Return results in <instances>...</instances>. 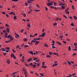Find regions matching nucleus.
Listing matches in <instances>:
<instances>
[{
  "label": "nucleus",
  "instance_id": "1",
  "mask_svg": "<svg viewBox=\"0 0 77 77\" xmlns=\"http://www.w3.org/2000/svg\"><path fill=\"white\" fill-rule=\"evenodd\" d=\"M32 42H33L35 43V44L36 45H38V44H39V42L36 41H35V40H32Z\"/></svg>",
  "mask_w": 77,
  "mask_h": 77
},
{
  "label": "nucleus",
  "instance_id": "2",
  "mask_svg": "<svg viewBox=\"0 0 77 77\" xmlns=\"http://www.w3.org/2000/svg\"><path fill=\"white\" fill-rule=\"evenodd\" d=\"M40 39H42L41 38H34L33 40H34V41H38L39 40H40Z\"/></svg>",
  "mask_w": 77,
  "mask_h": 77
},
{
  "label": "nucleus",
  "instance_id": "3",
  "mask_svg": "<svg viewBox=\"0 0 77 77\" xmlns=\"http://www.w3.org/2000/svg\"><path fill=\"white\" fill-rule=\"evenodd\" d=\"M53 5V3H52V2L47 3V5L48 6H50L51 5Z\"/></svg>",
  "mask_w": 77,
  "mask_h": 77
},
{
  "label": "nucleus",
  "instance_id": "4",
  "mask_svg": "<svg viewBox=\"0 0 77 77\" xmlns=\"http://www.w3.org/2000/svg\"><path fill=\"white\" fill-rule=\"evenodd\" d=\"M7 63H8V65H9L10 64V60L9 59H8L7 60Z\"/></svg>",
  "mask_w": 77,
  "mask_h": 77
},
{
  "label": "nucleus",
  "instance_id": "5",
  "mask_svg": "<svg viewBox=\"0 0 77 77\" xmlns=\"http://www.w3.org/2000/svg\"><path fill=\"white\" fill-rule=\"evenodd\" d=\"M5 38H8V32L5 33Z\"/></svg>",
  "mask_w": 77,
  "mask_h": 77
},
{
  "label": "nucleus",
  "instance_id": "6",
  "mask_svg": "<svg viewBox=\"0 0 77 77\" xmlns=\"http://www.w3.org/2000/svg\"><path fill=\"white\" fill-rule=\"evenodd\" d=\"M46 57H47V58H50V57H51V56L49 55H47L46 56Z\"/></svg>",
  "mask_w": 77,
  "mask_h": 77
},
{
  "label": "nucleus",
  "instance_id": "7",
  "mask_svg": "<svg viewBox=\"0 0 77 77\" xmlns=\"http://www.w3.org/2000/svg\"><path fill=\"white\" fill-rule=\"evenodd\" d=\"M27 2L28 3L30 4V3H31L32 2L30 0H27Z\"/></svg>",
  "mask_w": 77,
  "mask_h": 77
},
{
  "label": "nucleus",
  "instance_id": "8",
  "mask_svg": "<svg viewBox=\"0 0 77 77\" xmlns=\"http://www.w3.org/2000/svg\"><path fill=\"white\" fill-rule=\"evenodd\" d=\"M57 44H58L59 45H62V44H61V43H60V42H57Z\"/></svg>",
  "mask_w": 77,
  "mask_h": 77
},
{
  "label": "nucleus",
  "instance_id": "9",
  "mask_svg": "<svg viewBox=\"0 0 77 77\" xmlns=\"http://www.w3.org/2000/svg\"><path fill=\"white\" fill-rule=\"evenodd\" d=\"M46 33L45 32H44L42 33V36H43V37H44L45 36V35Z\"/></svg>",
  "mask_w": 77,
  "mask_h": 77
},
{
  "label": "nucleus",
  "instance_id": "10",
  "mask_svg": "<svg viewBox=\"0 0 77 77\" xmlns=\"http://www.w3.org/2000/svg\"><path fill=\"white\" fill-rule=\"evenodd\" d=\"M9 30H10V29L9 28H7V32L8 33H9Z\"/></svg>",
  "mask_w": 77,
  "mask_h": 77
},
{
  "label": "nucleus",
  "instance_id": "11",
  "mask_svg": "<svg viewBox=\"0 0 77 77\" xmlns=\"http://www.w3.org/2000/svg\"><path fill=\"white\" fill-rule=\"evenodd\" d=\"M23 41H24V42H26L27 41V39L26 38H25L23 39Z\"/></svg>",
  "mask_w": 77,
  "mask_h": 77
},
{
  "label": "nucleus",
  "instance_id": "12",
  "mask_svg": "<svg viewBox=\"0 0 77 77\" xmlns=\"http://www.w3.org/2000/svg\"><path fill=\"white\" fill-rule=\"evenodd\" d=\"M53 54L54 55H57L58 56H59V55H58V54L57 53H54Z\"/></svg>",
  "mask_w": 77,
  "mask_h": 77
},
{
  "label": "nucleus",
  "instance_id": "13",
  "mask_svg": "<svg viewBox=\"0 0 77 77\" xmlns=\"http://www.w3.org/2000/svg\"><path fill=\"white\" fill-rule=\"evenodd\" d=\"M7 37L8 38H12V35H8Z\"/></svg>",
  "mask_w": 77,
  "mask_h": 77
},
{
  "label": "nucleus",
  "instance_id": "14",
  "mask_svg": "<svg viewBox=\"0 0 77 77\" xmlns=\"http://www.w3.org/2000/svg\"><path fill=\"white\" fill-rule=\"evenodd\" d=\"M32 60V58H29L28 60L27 61L28 62H30V61H31V60Z\"/></svg>",
  "mask_w": 77,
  "mask_h": 77
},
{
  "label": "nucleus",
  "instance_id": "15",
  "mask_svg": "<svg viewBox=\"0 0 77 77\" xmlns=\"http://www.w3.org/2000/svg\"><path fill=\"white\" fill-rule=\"evenodd\" d=\"M61 8V9H65V7L64 6H60Z\"/></svg>",
  "mask_w": 77,
  "mask_h": 77
},
{
  "label": "nucleus",
  "instance_id": "16",
  "mask_svg": "<svg viewBox=\"0 0 77 77\" xmlns=\"http://www.w3.org/2000/svg\"><path fill=\"white\" fill-rule=\"evenodd\" d=\"M14 56V53H12L11 54V57H13Z\"/></svg>",
  "mask_w": 77,
  "mask_h": 77
},
{
  "label": "nucleus",
  "instance_id": "17",
  "mask_svg": "<svg viewBox=\"0 0 77 77\" xmlns=\"http://www.w3.org/2000/svg\"><path fill=\"white\" fill-rule=\"evenodd\" d=\"M22 69L23 71H26V69H25V68L24 67H23Z\"/></svg>",
  "mask_w": 77,
  "mask_h": 77
},
{
  "label": "nucleus",
  "instance_id": "18",
  "mask_svg": "<svg viewBox=\"0 0 77 77\" xmlns=\"http://www.w3.org/2000/svg\"><path fill=\"white\" fill-rule=\"evenodd\" d=\"M17 72H13L11 74V75H14V74H16V73H17Z\"/></svg>",
  "mask_w": 77,
  "mask_h": 77
},
{
  "label": "nucleus",
  "instance_id": "19",
  "mask_svg": "<svg viewBox=\"0 0 77 77\" xmlns=\"http://www.w3.org/2000/svg\"><path fill=\"white\" fill-rule=\"evenodd\" d=\"M73 17H74V19H75V20H77V17L75 16H74Z\"/></svg>",
  "mask_w": 77,
  "mask_h": 77
},
{
  "label": "nucleus",
  "instance_id": "20",
  "mask_svg": "<svg viewBox=\"0 0 77 77\" xmlns=\"http://www.w3.org/2000/svg\"><path fill=\"white\" fill-rule=\"evenodd\" d=\"M68 49L69 50V51H70L71 50V46H69Z\"/></svg>",
  "mask_w": 77,
  "mask_h": 77
},
{
  "label": "nucleus",
  "instance_id": "21",
  "mask_svg": "<svg viewBox=\"0 0 77 77\" xmlns=\"http://www.w3.org/2000/svg\"><path fill=\"white\" fill-rule=\"evenodd\" d=\"M14 20H16V19H17V16L15 15V16L14 17Z\"/></svg>",
  "mask_w": 77,
  "mask_h": 77
},
{
  "label": "nucleus",
  "instance_id": "22",
  "mask_svg": "<svg viewBox=\"0 0 77 77\" xmlns=\"http://www.w3.org/2000/svg\"><path fill=\"white\" fill-rule=\"evenodd\" d=\"M2 50L3 51H6V49L4 48H2Z\"/></svg>",
  "mask_w": 77,
  "mask_h": 77
},
{
  "label": "nucleus",
  "instance_id": "23",
  "mask_svg": "<svg viewBox=\"0 0 77 77\" xmlns=\"http://www.w3.org/2000/svg\"><path fill=\"white\" fill-rule=\"evenodd\" d=\"M53 53V52H49V54L50 55V56H51V55H52Z\"/></svg>",
  "mask_w": 77,
  "mask_h": 77
},
{
  "label": "nucleus",
  "instance_id": "24",
  "mask_svg": "<svg viewBox=\"0 0 77 77\" xmlns=\"http://www.w3.org/2000/svg\"><path fill=\"white\" fill-rule=\"evenodd\" d=\"M10 40L11 41H12L13 40H14V38L12 37H11L10 38Z\"/></svg>",
  "mask_w": 77,
  "mask_h": 77
},
{
  "label": "nucleus",
  "instance_id": "25",
  "mask_svg": "<svg viewBox=\"0 0 77 77\" xmlns=\"http://www.w3.org/2000/svg\"><path fill=\"white\" fill-rule=\"evenodd\" d=\"M29 46L28 45H24V48H26V47H29Z\"/></svg>",
  "mask_w": 77,
  "mask_h": 77
},
{
  "label": "nucleus",
  "instance_id": "26",
  "mask_svg": "<svg viewBox=\"0 0 77 77\" xmlns=\"http://www.w3.org/2000/svg\"><path fill=\"white\" fill-rule=\"evenodd\" d=\"M29 53H30V54H31L32 55H33V51H30Z\"/></svg>",
  "mask_w": 77,
  "mask_h": 77
},
{
  "label": "nucleus",
  "instance_id": "27",
  "mask_svg": "<svg viewBox=\"0 0 77 77\" xmlns=\"http://www.w3.org/2000/svg\"><path fill=\"white\" fill-rule=\"evenodd\" d=\"M42 68H46L47 66H42Z\"/></svg>",
  "mask_w": 77,
  "mask_h": 77
},
{
  "label": "nucleus",
  "instance_id": "28",
  "mask_svg": "<svg viewBox=\"0 0 77 77\" xmlns=\"http://www.w3.org/2000/svg\"><path fill=\"white\" fill-rule=\"evenodd\" d=\"M24 74L25 75H27L26 74H27V70L25 71L24 72Z\"/></svg>",
  "mask_w": 77,
  "mask_h": 77
},
{
  "label": "nucleus",
  "instance_id": "29",
  "mask_svg": "<svg viewBox=\"0 0 77 77\" xmlns=\"http://www.w3.org/2000/svg\"><path fill=\"white\" fill-rule=\"evenodd\" d=\"M40 11V10H35L34 11L35 12H39V11Z\"/></svg>",
  "mask_w": 77,
  "mask_h": 77
},
{
  "label": "nucleus",
  "instance_id": "30",
  "mask_svg": "<svg viewBox=\"0 0 77 77\" xmlns=\"http://www.w3.org/2000/svg\"><path fill=\"white\" fill-rule=\"evenodd\" d=\"M27 26L28 27H29V28H30V24L29 23L27 25Z\"/></svg>",
  "mask_w": 77,
  "mask_h": 77
},
{
  "label": "nucleus",
  "instance_id": "31",
  "mask_svg": "<svg viewBox=\"0 0 77 77\" xmlns=\"http://www.w3.org/2000/svg\"><path fill=\"white\" fill-rule=\"evenodd\" d=\"M5 27H9V25H8V24H5Z\"/></svg>",
  "mask_w": 77,
  "mask_h": 77
},
{
  "label": "nucleus",
  "instance_id": "32",
  "mask_svg": "<svg viewBox=\"0 0 77 77\" xmlns=\"http://www.w3.org/2000/svg\"><path fill=\"white\" fill-rule=\"evenodd\" d=\"M21 61L22 62H24V59H21Z\"/></svg>",
  "mask_w": 77,
  "mask_h": 77
},
{
  "label": "nucleus",
  "instance_id": "33",
  "mask_svg": "<svg viewBox=\"0 0 77 77\" xmlns=\"http://www.w3.org/2000/svg\"><path fill=\"white\" fill-rule=\"evenodd\" d=\"M68 63L69 64V65H71V62L70 61H68Z\"/></svg>",
  "mask_w": 77,
  "mask_h": 77
},
{
  "label": "nucleus",
  "instance_id": "34",
  "mask_svg": "<svg viewBox=\"0 0 77 77\" xmlns=\"http://www.w3.org/2000/svg\"><path fill=\"white\" fill-rule=\"evenodd\" d=\"M5 48L8 50H10V48H9V47L6 48Z\"/></svg>",
  "mask_w": 77,
  "mask_h": 77
},
{
  "label": "nucleus",
  "instance_id": "35",
  "mask_svg": "<svg viewBox=\"0 0 77 77\" xmlns=\"http://www.w3.org/2000/svg\"><path fill=\"white\" fill-rule=\"evenodd\" d=\"M12 2H18V0H12Z\"/></svg>",
  "mask_w": 77,
  "mask_h": 77
},
{
  "label": "nucleus",
  "instance_id": "36",
  "mask_svg": "<svg viewBox=\"0 0 77 77\" xmlns=\"http://www.w3.org/2000/svg\"><path fill=\"white\" fill-rule=\"evenodd\" d=\"M45 65V62H43L42 63V66H44Z\"/></svg>",
  "mask_w": 77,
  "mask_h": 77
},
{
  "label": "nucleus",
  "instance_id": "37",
  "mask_svg": "<svg viewBox=\"0 0 77 77\" xmlns=\"http://www.w3.org/2000/svg\"><path fill=\"white\" fill-rule=\"evenodd\" d=\"M44 47H48V45L47 44H45L44 45Z\"/></svg>",
  "mask_w": 77,
  "mask_h": 77
},
{
  "label": "nucleus",
  "instance_id": "38",
  "mask_svg": "<svg viewBox=\"0 0 77 77\" xmlns=\"http://www.w3.org/2000/svg\"><path fill=\"white\" fill-rule=\"evenodd\" d=\"M24 30L23 29H22V30H21V31H20V32H21V33H23V31Z\"/></svg>",
  "mask_w": 77,
  "mask_h": 77
},
{
  "label": "nucleus",
  "instance_id": "39",
  "mask_svg": "<svg viewBox=\"0 0 77 77\" xmlns=\"http://www.w3.org/2000/svg\"><path fill=\"white\" fill-rule=\"evenodd\" d=\"M15 35H16V36H18V37H20V35H18L17 33L15 34Z\"/></svg>",
  "mask_w": 77,
  "mask_h": 77
},
{
  "label": "nucleus",
  "instance_id": "40",
  "mask_svg": "<svg viewBox=\"0 0 77 77\" xmlns=\"http://www.w3.org/2000/svg\"><path fill=\"white\" fill-rule=\"evenodd\" d=\"M25 5L26 6H28V4H27V2H26L25 3Z\"/></svg>",
  "mask_w": 77,
  "mask_h": 77
},
{
  "label": "nucleus",
  "instance_id": "41",
  "mask_svg": "<svg viewBox=\"0 0 77 77\" xmlns=\"http://www.w3.org/2000/svg\"><path fill=\"white\" fill-rule=\"evenodd\" d=\"M12 51H13L14 53H16V52H17V51H14V49H12Z\"/></svg>",
  "mask_w": 77,
  "mask_h": 77
},
{
  "label": "nucleus",
  "instance_id": "42",
  "mask_svg": "<svg viewBox=\"0 0 77 77\" xmlns=\"http://www.w3.org/2000/svg\"><path fill=\"white\" fill-rule=\"evenodd\" d=\"M63 17H65V18H68L66 16V15H63Z\"/></svg>",
  "mask_w": 77,
  "mask_h": 77
},
{
  "label": "nucleus",
  "instance_id": "43",
  "mask_svg": "<svg viewBox=\"0 0 77 77\" xmlns=\"http://www.w3.org/2000/svg\"><path fill=\"white\" fill-rule=\"evenodd\" d=\"M2 14H3L4 15H5V14H6V12H4V11L2 12Z\"/></svg>",
  "mask_w": 77,
  "mask_h": 77
},
{
  "label": "nucleus",
  "instance_id": "44",
  "mask_svg": "<svg viewBox=\"0 0 77 77\" xmlns=\"http://www.w3.org/2000/svg\"><path fill=\"white\" fill-rule=\"evenodd\" d=\"M63 42L65 44H66V42L65 41H63Z\"/></svg>",
  "mask_w": 77,
  "mask_h": 77
},
{
  "label": "nucleus",
  "instance_id": "45",
  "mask_svg": "<svg viewBox=\"0 0 77 77\" xmlns=\"http://www.w3.org/2000/svg\"><path fill=\"white\" fill-rule=\"evenodd\" d=\"M23 16L24 17H26V14H23Z\"/></svg>",
  "mask_w": 77,
  "mask_h": 77
},
{
  "label": "nucleus",
  "instance_id": "46",
  "mask_svg": "<svg viewBox=\"0 0 77 77\" xmlns=\"http://www.w3.org/2000/svg\"><path fill=\"white\" fill-rule=\"evenodd\" d=\"M59 17L57 18L56 19H55V21H58L59 20Z\"/></svg>",
  "mask_w": 77,
  "mask_h": 77
},
{
  "label": "nucleus",
  "instance_id": "47",
  "mask_svg": "<svg viewBox=\"0 0 77 77\" xmlns=\"http://www.w3.org/2000/svg\"><path fill=\"white\" fill-rule=\"evenodd\" d=\"M13 13H14V12L13 11L11 12L9 14L10 15H12V14H13Z\"/></svg>",
  "mask_w": 77,
  "mask_h": 77
},
{
  "label": "nucleus",
  "instance_id": "48",
  "mask_svg": "<svg viewBox=\"0 0 77 77\" xmlns=\"http://www.w3.org/2000/svg\"><path fill=\"white\" fill-rule=\"evenodd\" d=\"M69 19H70V20H71L72 19V17H69Z\"/></svg>",
  "mask_w": 77,
  "mask_h": 77
},
{
  "label": "nucleus",
  "instance_id": "49",
  "mask_svg": "<svg viewBox=\"0 0 77 77\" xmlns=\"http://www.w3.org/2000/svg\"><path fill=\"white\" fill-rule=\"evenodd\" d=\"M54 26H56L57 25V23H55L53 24Z\"/></svg>",
  "mask_w": 77,
  "mask_h": 77
},
{
  "label": "nucleus",
  "instance_id": "50",
  "mask_svg": "<svg viewBox=\"0 0 77 77\" xmlns=\"http://www.w3.org/2000/svg\"><path fill=\"white\" fill-rule=\"evenodd\" d=\"M66 14H67L68 15H69V11H67L66 12Z\"/></svg>",
  "mask_w": 77,
  "mask_h": 77
},
{
  "label": "nucleus",
  "instance_id": "51",
  "mask_svg": "<svg viewBox=\"0 0 77 77\" xmlns=\"http://www.w3.org/2000/svg\"><path fill=\"white\" fill-rule=\"evenodd\" d=\"M3 55L4 56H5V55H6L7 53L6 52H5V53L3 52Z\"/></svg>",
  "mask_w": 77,
  "mask_h": 77
},
{
  "label": "nucleus",
  "instance_id": "52",
  "mask_svg": "<svg viewBox=\"0 0 77 77\" xmlns=\"http://www.w3.org/2000/svg\"><path fill=\"white\" fill-rule=\"evenodd\" d=\"M40 75H41V76H42L43 77H44V75H43V74L40 73Z\"/></svg>",
  "mask_w": 77,
  "mask_h": 77
},
{
  "label": "nucleus",
  "instance_id": "53",
  "mask_svg": "<svg viewBox=\"0 0 77 77\" xmlns=\"http://www.w3.org/2000/svg\"><path fill=\"white\" fill-rule=\"evenodd\" d=\"M37 59H37V58H34L33 60H34L35 61V60H37Z\"/></svg>",
  "mask_w": 77,
  "mask_h": 77
},
{
  "label": "nucleus",
  "instance_id": "54",
  "mask_svg": "<svg viewBox=\"0 0 77 77\" xmlns=\"http://www.w3.org/2000/svg\"><path fill=\"white\" fill-rule=\"evenodd\" d=\"M71 26L73 27H74V23H71Z\"/></svg>",
  "mask_w": 77,
  "mask_h": 77
},
{
  "label": "nucleus",
  "instance_id": "55",
  "mask_svg": "<svg viewBox=\"0 0 77 77\" xmlns=\"http://www.w3.org/2000/svg\"><path fill=\"white\" fill-rule=\"evenodd\" d=\"M75 74H76V73H75L72 74V76H74V75H75Z\"/></svg>",
  "mask_w": 77,
  "mask_h": 77
},
{
  "label": "nucleus",
  "instance_id": "56",
  "mask_svg": "<svg viewBox=\"0 0 77 77\" xmlns=\"http://www.w3.org/2000/svg\"><path fill=\"white\" fill-rule=\"evenodd\" d=\"M69 10V8H67V9H66L65 11V12H66V11H68Z\"/></svg>",
  "mask_w": 77,
  "mask_h": 77
},
{
  "label": "nucleus",
  "instance_id": "57",
  "mask_svg": "<svg viewBox=\"0 0 77 77\" xmlns=\"http://www.w3.org/2000/svg\"><path fill=\"white\" fill-rule=\"evenodd\" d=\"M74 46H76V45H77V43H74Z\"/></svg>",
  "mask_w": 77,
  "mask_h": 77
},
{
  "label": "nucleus",
  "instance_id": "58",
  "mask_svg": "<svg viewBox=\"0 0 77 77\" xmlns=\"http://www.w3.org/2000/svg\"><path fill=\"white\" fill-rule=\"evenodd\" d=\"M32 66H33V68H35L36 66L35 65H32Z\"/></svg>",
  "mask_w": 77,
  "mask_h": 77
},
{
  "label": "nucleus",
  "instance_id": "59",
  "mask_svg": "<svg viewBox=\"0 0 77 77\" xmlns=\"http://www.w3.org/2000/svg\"><path fill=\"white\" fill-rule=\"evenodd\" d=\"M76 55V53H74L72 54V56H74Z\"/></svg>",
  "mask_w": 77,
  "mask_h": 77
},
{
  "label": "nucleus",
  "instance_id": "60",
  "mask_svg": "<svg viewBox=\"0 0 77 77\" xmlns=\"http://www.w3.org/2000/svg\"><path fill=\"white\" fill-rule=\"evenodd\" d=\"M32 7L31 6H30L29 7V9H32Z\"/></svg>",
  "mask_w": 77,
  "mask_h": 77
},
{
  "label": "nucleus",
  "instance_id": "61",
  "mask_svg": "<svg viewBox=\"0 0 77 77\" xmlns=\"http://www.w3.org/2000/svg\"><path fill=\"white\" fill-rule=\"evenodd\" d=\"M54 6H56L57 4H56V2H54Z\"/></svg>",
  "mask_w": 77,
  "mask_h": 77
},
{
  "label": "nucleus",
  "instance_id": "62",
  "mask_svg": "<svg viewBox=\"0 0 77 77\" xmlns=\"http://www.w3.org/2000/svg\"><path fill=\"white\" fill-rule=\"evenodd\" d=\"M72 76V75H70L69 76H67V77H71Z\"/></svg>",
  "mask_w": 77,
  "mask_h": 77
},
{
  "label": "nucleus",
  "instance_id": "63",
  "mask_svg": "<svg viewBox=\"0 0 77 77\" xmlns=\"http://www.w3.org/2000/svg\"><path fill=\"white\" fill-rule=\"evenodd\" d=\"M52 48H56V47L55 46H52Z\"/></svg>",
  "mask_w": 77,
  "mask_h": 77
},
{
  "label": "nucleus",
  "instance_id": "64",
  "mask_svg": "<svg viewBox=\"0 0 77 77\" xmlns=\"http://www.w3.org/2000/svg\"><path fill=\"white\" fill-rule=\"evenodd\" d=\"M19 48V45H17L16 48Z\"/></svg>",
  "mask_w": 77,
  "mask_h": 77
}]
</instances>
